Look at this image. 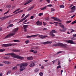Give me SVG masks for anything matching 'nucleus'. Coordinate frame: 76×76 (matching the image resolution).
<instances>
[{"label":"nucleus","mask_w":76,"mask_h":76,"mask_svg":"<svg viewBox=\"0 0 76 76\" xmlns=\"http://www.w3.org/2000/svg\"><path fill=\"white\" fill-rule=\"evenodd\" d=\"M76 23V20L75 21L72 22L71 24L72 25H74V24H75V23Z\"/></svg>","instance_id":"31"},{"label":"nucleus","mask_w":76,"mask_h":76,"mask_svg":"<svg viewBox=\"0 0 76 76\" xmlns=\"http://www.w3.org/2000/svg\"><path fill=\"white\" fill-rule=\"evenodd\" d=\"M71 39L72 40H75L76 38L72 37Z\"/></svg>","instance_id":"39"},{"label":"nucleus","mask_w":76,"mask_h":76,"mask_svg":"<svg viewBox=\"0 0 76 76\" xmlns=\"http://www.w3.org/2000/svg\"><path fill=\"white\" fill-rule=\"evenodd\" d=\"M29 43V40H26V41H25V43L26 44H28V43Z\"/></svg>","instance_id":"38"},{"label":"nucleus","mask_w":76,"mask_h":76,"mask_svg":"<svg viewBox=\"0 0 76 76\" xmlns=\"http://www.w3.org/2000/svg\"><path fill=\"white\" fill-rule=\"evenodd\" d=\"M31 9H32L31 7H30L28 9V11H29V10H31Z\"/></svg>","instance_id":"56"},{"label":"nucleus","mask_w":76,"mask_h":76,"mask_svg":"<svg viewBox=\"0 0 76 76\" xmlns=\"http://www.w3.org/2000/svg\"><path fill=\"white\" fill-rule=\"evenodd\" d=\"M34 16H31V17H30V19H34Z\"/></svg>","instance_id":"57"},{"label":"nucleus","mask_w":76,"mask_h":76,"mask_svg":"<svg viewBox=\"0 0 76 76\" xmlns=\"http://www.w3.org/2000/svg\"><path fill=\"white\" fill-rule=\"evenodd\" d=\"M52 62L53 63V64H54V63H56V62H57V59L54 60V61H52Z\"/></svg>","instance_id":"35"},{"label":"nucleus","mask_w":76,"mask_h":76,"mask_svg":"<svg viewBox=\"0 0 76 76\" xmlns=\"http://www.w3.org/2000/svg\"><path fill=\"white\" fill-rule=\"evenodd\" d=\"M72 22V21L71 20H69V21H67L66 22V23H70Z\"/></svg>","instance_id":"42"},{"label":"nucleus","mask_w":76,"mask_h":76,"mask_svg":"<svg viewBox=\"0 0 76 76\" xmlns=\"http://www.w3.org/2000/svg\"><path fill=\"white\" fill-rule=\"evenodd\" d=\"M5 55L11 56L12 57H13V58H18V59H20V60H23V59L24 58L23 57L20 56H19V55H16L14 53L5 54Z\"/></svg>","instance_id":"1"},{"label":"nucleus","mask_w":76,"mask_h":76,"mask_svg":"<svg viewBox=\"0 0 76 76\" xmlns=\"http://www.w3.org/2000/svg\"><path fill=\"white\" fill-rule=\"evenodd\" d=\"M47 28H43V31H45V30H47Z\"/></svg>","instance_id":"62"},{"label":"nucleus","mask_w":76,"mask_h":76,"mask_svg":"<svg viewBox=\"0 0 76 76\" xmlns=\"http://www.w3.org/2000/svg\"><path fill=\"white\" fill-rule=\"evenodd\" d=\"M13 41H14V42H20V41L19 40H14Z\"/></svg>","instance_id":"29"},{"label":"nucleus","mask_w":76,"mask_h":76,"mask_svg":"<svg viewBox=\"0 0 76 76\" xmlns=\"http://www.w3.org/2000/svg\"><path fill=\"white\" fill-rule=\"evenodd\" d=\"M29 16V14H28L27 15H26V16L23 17V19H22L19 21V23H20V22H22V21L24 20H25V19H26Z\"/></svg>","instance_id":"8"},{"label":"nucleus","mask_w":76,"mask_h":76,"mask_svg":"<svg viewBox=\"0 0 76 76\" xmlns=\"http://www.w3.org/2000/svg\"><path fill=\"white\" fill-rule=\"evenodd\" d=\"M50 36H52V37H54L55 36V35L52 32L50 33Z\"/></svg>","instance_id":"23"},{"label":"nucleus","mask_w":76,"mask_h":76,"mask_svg":"<svg viewBox=\"0 0 76 76\" xmlns=\"http://www.w3.org/2000/svg\"><path fill=\"white\" fill-rule=\"evenodd\" d=\"M4 49H0V53L1 52H3L4 51Z\"/></svg>","instance_id":"28"},{"label":"nucleus","mask_w":76,"mask_h":76,"mask_svg":"<svg viewBox=\"0 0 76 76\" xmlns=\"http://www.w3.org/2000/svg\"><path fill=\"white\" fill-rule=\"evenodd\" d=\"M23 27L24 28V29H26V28H28V25H24L23 26Z\"/></svg>","instance_id":"20"},{"label":"nucleus","mask_w":76,"mask_h":76,"mask_svg":"<svg viewBox=\"0 0 76 76\" xmlns=\"http://www.w3.org/2000/svg\"><path fill=\"white\" fill-rule=\"evenodd\" d=\"M27 21V20L26 19L23 22V23H25V22H26Z\"/></svg>","instance_id":"55"},{"label":"nucleus","mask_w":76,"mask_h":76,"mask_svg":"<svg viewBox=\"0 0 76 76\" xmlns=\"http://www.w3.org/2000/svg\"><path fill=\"white\" fill-rule=\"evenodd\" d=\"M66 42L71 44H76V43L73 42L72 40H66Z\"/></svg>","instance_id":"7"},{"label":"nucleus","mask_w":76,"mask_h":76,"mask_svg":"<svg viewBox=\"0 0 76 76\" xmlns=\"http://www.w3.org/2000/svg\"><path fill=\"white\" fill-rule=\"evenodd\" d=\"M20 10V8H18L16 10H15L14 12H13V13H15V12H18V11H19Z\"/></svg>","instance_id":"22"},{"label":"nucleus","mask_w":76,"mask_h":76,"mask_svg":"<svg viewBox=\"0 0 76 76\" xmlns=\"http://www.w3.org/2000/svg\"><path fill=\"white\" fill-rule=\"evenodd\" d=\"M54 23H56L55 24V26H57V24H58V23H58L57 22H54Z\"/></svg>","instance_id":"33"},{"label":"nucleus","mask_w":76,"mask_h":76,"mask_svg":"<svg viewBox=\"0 0 76 76\" xmlns=\"http://www.w3.org/2000/svg\"><path fill=\"white\" fill-rule=\"evenodd\" d=\"M58 65H60V62L59 61H58Z\"/></svg>","instance_id":"58"},{"label":"nucleus","mask_w":76,"mask_h":76,"mask_svg":"<svg viewBox=\"0 0 76 76\" xmlns=\"http://www.w3.org/2000/svg\"><path fill=\"white\" fill-rule=\"evenodd\" d=\"M46 1H47V3H49L50 2V0H45Z\"/></svg>","instance_id":"54"},{"label":"nucleus","mask_w":76,"mask_h":76,"mask_svg":"<svg viewBox=\"0 0 76 76\" xmlns=\"http://www.w3.org/2000/svg\"><path fill=\"white\" fill-rule=\"evenodd\" d=\"M36 62L35 61H33L31 62V64L29 65L30 67H33L35 65Z\"/></svg>","instance_id":"6"},{"label":"nucleus","mask_w":76,"mask_h":76,"mask_svg":"<svg viewBox=\"0 0 76 76\" xmlns=\"http://www.w3.org/2000/svg\"><path fill=\"white\" fill-rule=\"evenodd\" d=\"M28 65V64L26 63V64H22L20 66V72H22V71H23L24 70H25V68L24 67L25 66H27Z\"/></svg>","instance_id":"3"},{"label":"nucleus","mask_w":76,"mask_h":76,"mask_svg":"<svg viewBox=\"0 0 76 76\" xmlns=\"http://www.w3.org/2000/svg\"><path fill=\"white\" fill-rule=\"evenodd\" d=\"M71 31L70 32V33H72V32H74L75 31L72 28H71Z\"/></svg>","instance_id":"30"},{"label":"nucleus","mask_w":76,"mask_h":76,"mask_svg":"<svg viewBox=\"0 0 76 76\" xmlns=\"http://www.w3.org/2000/svg\"><path fill=\"white\" fill-rule=\"evenodd\" d=\"M73 37H76V34H73Z\"/></svg>","instance_id":"50"},{"label":"nucleus","mask_w":76,"mask_h":76,"mask_svg":"<svg viewBox=\"0 0 76 76\" xmlns=\"http://www.w3.org/2000/svg\"><path fill=\"white\" fill-rule=\"evenodd\" d=\"M39 75L40 76H42V75H43V73L42 72H40L39 73Z\"/></svg>","instance_id":"34"},{"label":"nucleus","mask_w":76,"mask_h":76,"mask_svg":"<svg viewBox=\"0 0 76 76\" xmlns=\"http://www.w3.org/2000/svg\"><path fill=\"white\" fill-rule=\"evenodd\" d=\"M16 45V43H10L8 44H3V45L4 47H10V46H15V45Z\"/></svg>","instance_id":"4"},{"label":"nucleus","mask_w":76,"mask_h":76,"mask_svg":"<svg viewBox=\"0 0 76 76\" xmlns=\"http://www.w3.org/2000/svg\"><path fill=\"white\" fill-rule=\"evenodd\" d=\"M0 66H3V64H0Z\"/></svg>","instance_id":"60"},{"label":"nucleus","mask_w":76,"mask_h":76,"mask_svg":"<svg viewBox=\"0 0 76 76\" xmlns=\"http://www.w3.org/2000/svg\"><path fill=\"white\" fill-rule=\"evenodd\" d=\"M13 34H12V33H10L9 34L7 35L4 38V39H5V38H8L9 37H13Z\"/></svg>","instance_id":"10"},{"label":"nucleus","mask_w":76,"mask_h":76,"mask_svg":"<svg viewBox=\"0 0 76 76\" xmlns=\"http://www.w3.org/2000/svg\"><path fill=\"white\" fill-rule=\"evenodd\" d=\"M14 52H17V53H19L20 52V50H17V49H14L13 51Z\"/></svg>","instance_id":"17"},{"label":"nucleus","mask_w":76,"mask_h":76,"mask_svg":"<svg viewBox=\"0 0 76 76\" xmlns=\"http://www.w3.org/2000/svg\"><path fill=\"white\" fill-rule=\"evenodd\" d=\"M51 6H52V5L50 4L48 5L47 6H46V7H51Z\"/></svg>","instance_id":"45"},{"label":"nucleus","mask_w":76,"mask_h":76,"mask_svg":"<svg viewBox=\"0 0 76 76\" xmlns=\"http://www.w3.org/2000/svg\"><path fill=\"white\" fill-rule=\"evenodd\" d=\"M57 22H61V20L60 19H58L57 20Z\"/></svg>","instance_id":"40"},{"label":"nucleus","mask_w":76,"mask_h":76,"mask_svg":"<svg viewBox=\"0 0 76 76\" xmlns=\"http://www.w3.org/2000/svg\"><path fill=\"white\" fill-rule=\"evenodd\" d=\"M24 16H25V14H23V15H22V16L21 18H23V17H24Z\"/></svg>","instance_id":"52"},{"label":"nucleus","mask_w":76,"mask_h":76,"mask_svg":"<svg viewBox=\"0 0 76 76\" xmlns=\"http://www.w3.org/2000/svg\"><path fill=\"white\" fill-rule=\"evenodd\" d=\"M33 52L34 54H37V51L36 50H35Z\"/></svg>","instance_id":"48"},{"label":"nucleus","mask_w":76,"mask_h":76,"mask_svg":"<svg viewBox=\"0 0 76 76\" xmlns=\"http://www.w3.org/2000/svg\"><path fill=\"white\" fill-rule=\"evenodd\" d=\"M31 9H33L34 8V6H32L31 7Z\"/></svg>","instance_id":"64"},{"label":"nucleus","mask_w":76,"mask_h":76,"mask_svg":"<svg viewBox=\"0 0 76 76\" xmlns=\"http://www.w3.org/2000/svg\"><path fill=\"white\" fill-rule=\"evenodd\" d=\"M53 47H57V46H60L62 47L66 48L67 47V45L66 44H63L61 43H58L56 44H54L53 45Z\"/></svg>","instance_id":"2"},{"label":"nucleus","mask_w":76,"mask_h":76,"mask_svg":"<svg viewBox=\"0 0 76 76\" xmlns=\"http://www.w3.org/2000/svg\"><path fill=\"white\" fill-rule=\"evenodd\" d=\"M60 8H61V9H63V8H64V5H61L60 6Z\"/></svg>","instance_id":"24"},{"label":"nucleus","mask_w":76,"mask_h":76,"mask_svg":"<svg viewBox=\"0 0 76 76\" xmlns=\"http://www.w3.org/2000/svg\"><path fill=\"white\" fill-rule=\"evenodd\" d=\"M18 29H19V28L18 27L13 29V30L12 31V33H11L12 34L13 36L16 34V33L18 32Z\"/></svg>","instance_id":"5"},{"label":"nucleus","mask_w":76,"mask_h":76,"mask_svg":"<svg viewBox=\"0 0 76 76\" xmlns=\"http://www.w3.org/2000/svg\"><path fill=\"white\" fill-rule=\"evenodd\" d=\"M75 6H74L71 8V9L72 10L71 11V12L72 13L73 12H75Z\"/></svg>","instance_id":"11"},{"label":"nucleus","mask_w":76,"mask_h":76,"mask_svg":"<svg viewBox=\"0 0 76 76\" xmlns=\"http://www.w3.org/2000/svg\"><path fill=\"white\" fill-rule=\"evenodd\" d=\"M48 37V36L45 37L44 36H42V35H39V37L40 38L42 39H44V38H46V37Z\"/></svg>","instance_id":"13"},{"label":"nucleus","mask_w":76,"mask_h":76,"mask_svg":"<svg viewBox=\"0 0 76 76\" xmlns=\"http://www.w3.org/2000/svg\"><path fill=\"white\" fill-rule=\"evenodd\" d=\"M52 33H56V31L55 30H52Z\"/></svg>","instance_id":"37"},{"label":"nucleus","mask_w":76,"mask_h":76,"mask_svg":"<svg viewBox=\"0 0 76 76\" xmlns=\"http://www.w3.org/2000/svg\"><path fill=\"white\" fill-rule=\"evenodd\" d=\"M13 24H12L9 25V26H10V27H13Z\"/></svg>","instance_id":"44"},{"label":"nucleus","mask_w":76,"mask_h":76,"mask_svg":"<svg viewBox=\"0 0 76 76\" xmlns=\"http://www.w3.org/2000/svg\"><path fill=\"white\" fill-rule=\"evenodd\" d=\"M32 1V0H29L28 1H27V2L24 4V5H26V4H29V3H31V2Z\"/></svg>","instance_id":"15"},{"label":"nucleus","mask_w":76,"mask_h":76,"mask_svg":"<svg viewBox=\"0 0 76 76\" xmlns=\"http://www.w3.org/2000/svg\"><path fill=\"white\" fill-rule=\"evenodd\" d=\"M43 15V13H39L38 15V16H42V15Z\"/></svg>","instance_id":"41"},{"label":"nucleus","mask_w":76,"mask_h":76,"mask_svg":"<svg viewBox=\"0 0 76 76\" xmlns=\"http://www.w3.org/2000/svg\"><path fill=\"white\" fill-rule=\"evenodd\" d=\"M60 26H61V28H64V26L62 24H61L60 25Z\"/></svg>","instance_id":"32"},{"label":"nucleus","mask_w":76,"mask_h":76,"mask_svg":"<svg viewBox=\"0 0 76 76\" xmlns=\"http://www.w3.org/2000/svg\"><path fill=\"white\" fill-rule=\"evenodd\" d=\"M30 23V22H27V23H24V25H25V24H28V23Z\"/></svg>","instance_id":"59"},{"label":"nucleus","mask_w":76,"mask_h":76,"mask_svg":"<svg viewBox=\"0 0 76 76\" xmlns=\"http://www.w3.org/2000/svg\"><path fill=\"white\" fill-rule=\"evenodd\" d=\"M47 9V6L41 8V10H45V9Z\"/></svg>","instance_id":"26"},{"label":"nucleus","mask_w":76,"mask_h":76,"mask_svg":"<svg viewBox=\"0 0 76 76\" xmlns=\"http://www.w3.org/2000/svg\"><path fill=\"white\" fill-rule=\"evenodd\" d=\"M75 16V15H73L72 17H71V19H72V18H74V17Z\"/></svg>","instance_id":"53"},{"label":"nucleus","mask_w":76,"mask_h":76,"mask_svg":"<svg viewBox=\"0 0 76 76\" xmlns=\"http://www.w3.org/2000/svg\"><path fill=\"white\" fill-rule=\"evenodd\" d=\"M10 73H11V70H10L7 72L6 75H9Z\"/></svg>","instance_id":"27"},{"label":"nucleus","mask_w":76,"mask_h":76,"mask_svg":"<svg viewBox=\"0 0 76 76\" xmlns=\"http://www.w3.org/2000/svg\"><path fill=\"white\" fill-rule=\"evenodd\" d=\"M30 52H34V50L33 49H31L30 50Z\"/></svg>","instance_id":"49"},{"label":"nucleus","mask_w":76,"mask_h":76,"mask_svg":"<svg viewBox=\"0 0 76 76\" xmlns=\"http://www.w3.org/2000/svg\"><path fill=\"white\" fill-rule=\"evenodd\" d=\"M35 36V35L30 36L26 37V38H32V37H34Z\"/></svg>","instance_id":"21"},{"label":"nucleus","mask_w":76,"mask_h":76,"mask_svg":"<svg viewBox=\"0 0 76 76\" xmlns=\"http://www.w3.org/2000/svg\"><path fill=\"white\" fill-rule=\"evenodd\" d=\"M54 11H55V9L53 8L51 9V12H53Z\"/></svg>","instance_id":"47"},{"label":"nucleus","mask_w":76,"mask_h":76,"mask_svg":"<svg viewBox=\"0 0 76 76\" xmlns=\"http://www.w3.org/2000/svg\"><path fill=\"white\" fill-rule=\"evenodd\" d=\"M36 23L37 24V25L40 26V25H42V23L41 22H39V21H38Z\"/></svg>","instance_id":"12"},{"label":"nucleus","mask_w":76,"mask_h":76,"mask_svg":"<svg viewBox=\"0 0 76 76\" xmlns=\"http://www.w3.org/2000/svg\"><path fill=\"white\" fill-rule=\"evenodd\" d=\"M62 53V51H59L56 53V54H60V53Z\"/></svg>","instance_id":"46"},{"label":"nucleus","mask_w":76,"mask_h":76,"mask_svg":"<svg viewBox=\"0 0 76 76\" xmlns=\"http://www.w3.org/2000/svg\"><path fill=\"white\" fill-rule=\"evenodd\" d=\"M9 10L7 12H5L4 13V15H6V14H7V13H9V10Z\"/></svg>","instance_id":"36"},{"label":"nucleus","mask_w":76,"mask_h":76,"mask_svg":"<svg viewBox=\"0 0 76 76\" xmlns=\"http://www.w3.org/2000/svg\"><path fill=\"white\" fill-rule=\"evenodd\" d=\"M27 58L28 60H32V59H33V58L31 56H29L27 57Z\"/></svg>","instance_id":"18"},{"label":"nucleus","mask_w":76,"mask_h":76,"mask_svg":"<svg viewBox=\"0 0 76 76\" xmlns=\"http://www.w3.org/2000/svg\"><path fill=\"white\" fill-rule=\"evenodd\" d=\"M41 68L42 69H44V66H42L41 67Z\"/></svg>","instance_id":"63"},{"label":"nucleus","mask_w":76,"mask_h":76,"mask_svg":"<svg viewBox=\"0 0 76 76\" xmlns=\"http://www.w3.org/2000/svg\"><path fill=\"white\" fill-rule=\"evenodd\" d=\"M9 57H10V56H9V55H8V56H7V57H4V59H8V58H9Z\"/></svg>","instance_id":"25"},{"label":"nucleus","mask_w":76,"mask_h":76,"mask_svg":"<svg viewBox=\"0 0 76 76\" xmlns=\"http://www.w3.org/2000/svg\"><path fill=\"white\" fill-rule=\"evenodd\" d=\"M18 12H19V13H20V12H23V10H21L19 11Z\"/></svg>","instance_id":"61"},{"label":"nucleus","mask_w":76,"mask_h":76,"mask_svg":"<svg viewBox=\"0 0 76 76\" xmlns=\"http://www.w3.org/2000/svg\"><path fill=\"white\" fill-rule=\"evenodd\" d=\"M52 42H41V44H44V45H46V44H51Z\"/></svg>","instance_id":"9"},{"label":"nucleus","mask_w":76,"mask_h":76,"mask_svg":"<svg viewBox=\"0 0 76 76\" xmlns=\"http://www.w3.org/2000/svg\"><path fill=\"white\" fill-rule=\"evenodd\" d=\"M16 66H14L12 68V70H15L16 69Z\"/></svg>","instance_id":"43"},{"label":"nucleus","mask_w":76,"mask_h":76,"mask_svg":"<svg viewBox=\"0 0 76 76\" xmlns=\"http://www.w3.org/2000/svg\"><path fill=\"white\" fill-rule=\"evenodd\" d=\"M3 63H5V64H10V63L9 62V61H3Z\"/></svg>","instance_id":"14"},{"label":"nucleus","mask_w":76,"mask_h":76,"mask_svg":"<svg viewBox=\"0 0 76 76\" xmlns=\"http://www.w3.org/2000/svg\"><path fill=\"white\" fill-rule=\"evenodd\" d=\"M59 68H61V66L59 65L57 67V69H59Z\"/></svg>","instance_id":"51"},{"label":"nucleus","mask_w":76,"mask_h":76,"mask_svg":"<svg viewBox=\"0 0 76 76\" xmlns=\"http://www.w3.org/2000/svg\"><path fill=\"white\" fill-rule=\"evenodd\" d=\"M51 19H53L54 20H57V19H58V18H57L54 17H51Z\"/></svg>","instance_id":"16"},{"label":"nucleus","mask_w":76,"mask_h":76,"mask_svg":"<svg viewBox=\"0 0 76 76\" xmlns=\"http://www.w3.org/2000/svg\"><path fill=\"white\" fill-rule=\"evenodd\" d=\"M39 69L38 68H36L34 70V72L37 73V72H39Z\"/></svg>","instance_id":"19"}]
</instances>
